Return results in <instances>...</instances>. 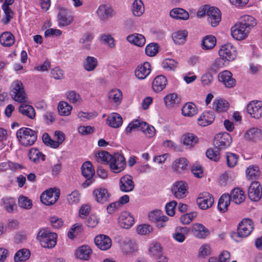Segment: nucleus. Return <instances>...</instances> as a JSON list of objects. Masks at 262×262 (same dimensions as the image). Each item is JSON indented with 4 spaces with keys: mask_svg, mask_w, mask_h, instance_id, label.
<instances>
[{
    "mask_svg": "<svg viewBox=\"0 0 262 262\" xmlns=\"http://www.w3.org/2000/svg\"><path fill=\"white\" fill-rule=\"evenodd\" d=\"M57 234L49 229L41 228L37 233L36 239L42 248L52 249L57 244Z\"/></svg>",
    "mask_w": 262,
    "mask_h": 262,
    "instance_id": "nucleus-1",
    "label": "nucleus"
},
{
    "mask_svg": "<svg viewBox=\"0 0 262 262\" xmlns=\"http://www.w3.org/2000/svg\"><path fill=\"white\" fill-rule=\"evenodd\" d=\"M10 94L12 98L19 103L26 102L27 96L25 92L23 83L18 80H15L11 84Z\"/></svg>",
    "mask_w": 262,
    "mask_h": 262,
    "instance_id": "nucleus-2",
    "label": "nucleus"
},
{
    "mask_svg": "<svg viewBox=\"0 0 262 262\" xmlns=\"http://www.w3.org/2000/svg\"><path fill=\"white\" fill-rule=\"evenodd\" d=\"M108 165L112 172L119 173L126 167L125 159L122 154L115 153L112 156Z\"/></svg>",
    "mask_w": 262,
    "mask_h": 262,
    "instance_id": "nucleus-3",
    "label": "nucleus"
},
{
    "mask_svg": "<svg viewBox=\"0 0 262 262\" xmlns=\"http://www.w3.org/2000/svg\"><path fill=\"white\" fill-rule=\"evenodd\" d=\"M59 196L60 190L58 188H51L40 195V199L42 203L50 206L54 204L59 199Z\"/></svg>",
    "mask_w": 262,
    "mask_h": 262,
    "instance_id": "nucleus-4",
    "label": "nucleus"
},
{
    "mask_svg": "<svg viewBox=\"0 0 262 262\" xmlns=\"http://www.w3.org/2000/svg\"><path fill=\"white\" fill-rule=\"evenodd\" d=\"M232 143V138L227 133H219L215 135L213 140V145L218 150L225 149L229 147Z\"/></svg>",
    "mask_w": 262,
    "mask_h": 262,
    "instance_id": "nucleus-5",
    "label": "nucleus"
},
{
    "mask_svg": "<svg viewBox=\"0 0 262 262\" xmlns=\"http://www.w3.org/2000/svg\"><path fill=\"white\" fill-rule=\"evenodd\" d=\"M33 130L27 127L20 128L16 133V137L19 142L24 146L33 144Z\"/></svg>",
    "mask_w": 262,
    "mask_h": 262,
    "instance_id": "nucleus-6",
    "label": "nucleus"
},
{
    "mask_svg": "<svg viewBox=\"0 0 262 262\" xmlns=\"http://www.w3.org/2000/svg\"><path fill=\"white\" fill-rule=\"evenodd\" d=\"M219 54L227 61H230L236 58L237 51L235 47L231 43H228L221 46L219 51Z\"/></svg>",
    "mask_w": 262,
    "mask_h": 262,
    "instance_id": "nucleus-7",
    "label": "nucleus"
},
{
    "mask_svg": "<svg viewBox=\"0 0 262 262\" xmlns=\"http://www.w3.org/2000/svg\"><path fill=\"white\" fill-rule=\"evenodd\" d=\"M81 169L82 174L86 179L83 185L84 187H89L94 181L95 170L93 168L92 164L90 161L85 162L82 165Z\"/></svg>",
    "mask_w": 262,
    "mask_h": 262,
    "instance_id": "nucleus-8",
    "label": "nucleus"
},
{
    "mask_svg": "<svg viewBox=\"0 0 262 262\" xmlns=\"http://www.w3.org/2000/svg\"><path fill=\"white\" fill-rule=\"evenodd\" d=\"M254 229V224L250 219H244L238 224L237 234L240 237H245L249 236Z\"/></svg>",
    "mask_w": 262,
    "mask_h": 262,
    "instance_id": "nucleus-9",
    "label": "nucleus"
},
{
    "mask_svg": "<svg viewBox=\"0 0 262 262\" xmlns=\"http://www.w3.org/2000/svg\"><path fill=\"white\" fill-rule=\"evenodd\" d=\"M214 203V199L212 194L208 192H203L199 194L196 199V203L199 207L203 210L210 208Z\"/></svg>",
    "mask_w": 262,
    "mask_h": 262,
    "instance_id": "nucleus-10",
    "label": "nucleus"
},
{
    "mask_svg": "<svg viewBox=\"0 0 262 262\" xmlns=\"http://www.w3.org/2000/svg\"><path fill=\"white\" fill-rule=\"evenodd\" d=\"M207 20L212 27L219 25L221 20V12L217 8L210 7L207 11Z\"/></svg>",
    "mask_w": 262,
    "mask_h": 262,
    "instance_id": "nucleus-11",
    "label": "nucleus"
},
{
    "mask_svg": "<svg viewBox=\"0 0 262 262\" xmlns=\"http://www.w3.org/2000/svg\"><path fill=\"white\" fill-rule=\"evenodd\" d=\"M247 111L250 116L254 118L258 119L262 116V102L252 101L247 106Z\"/></svg>",
    "mask_w": 262,
    "mask_h": 262,
    "instance_id": "nucleus-12",
    "label": "nucleus"
},
{
    "mask_svg": "<svg viewBox=\"0 0 262 262\" xmlns=\"http://www.w3.org/2000/svg\"><path fill=\"white\" fill-rule=\"evenodd\" d=\"M249 198L253 201H259L262 196V188L257 181L253 182L248 189Z\"/></svg>",
    "mask_w": 262,
    "mask_h": 262,
    "instance_id": "nucleus-13",
    "label": "nucleus"
},
{
    "mask_svg": "<svg viewBox=\"0 0 262 262\" xmlns=\"http://www.w3.org/2000/svg\"><path fill=\"white\" fill-rule=\"evenodd\" d=\"M218 79L226 88H232L236 85V80L233 78L232 74L229 71L225 70L220 73Z\"/></svg>",
    "mask_w": 262,
    "mask_h": 262,
    "instance_id": "nucleus-14",
    "label": "nucleus"
},
{
    "mask_svg": "<svg viewBox=\"0 0 262 262\" xmlns=\"http://www.w3.org/2000/svg\"><path fill=\"white\" fill-rule=\"evenodd\" d=\"M118 220L119 226L124 229L130 228L135 222L133 216L127 211L121 212Z\"/></svg>",
    "mask_w": 262,
    "mask_h": 262,
    "instance_id": "nucleus-15",
    "label": "nucleus"
},
{
    "mask_svg": "<svg viewBox=\"0 0 262 262\" xmlns=\"http://www.w3.org/2000/svg\"><path fill=\"white\" fill-rule=\"evenodd\" d=\"M231 32L234 38L242 40L247 37L250 32L244 28L238 21L231 28Z\"/></svg>",
    "mask_w": 262,
    "mask_h": 262,
    "instance_id": "nucleus-16",
    "label": "nucleus"
},
{
    "mask_svg": "<svg viewBox=\"0 0 262 262\" xmlns=\"http://www.w3.org/2000/svg\"><path fill=\"white\" fill-rule=\"evenodd\" d=\"M187 188V183L184 181H179L175 183L172 191L174 196L176 198L180 199L186 196L188 193Z\"/></svg>",
    "mask_w": 262,
    "mask_h": 262,
    "instance_id": "nucleus-17",
    "label": "nucleus"
},
{
    "mask_svg": "<svg viewBox=\"0 0 262 262\" xmlns=\"http://www.w3.org/2000/svg\"><path fill=\"white\" fill-rule=\"evenodd\" d=\"M135 187V184L133 180V177L126 174L122 177L119 181V188L121 191L123 192H129L133 190Z\"/></svg>",
    "mask_w": 262,
    "mask_h": 262,
    "instance_id": "nucleus-18",
    "label": "nucleus"
},
{
    "mask_svg": "<svg viewBox=\"0 0 262 262\" xmlns=\"http://www.w3.org/2000/svg\"><path fill=\"white\" fill-rule=\"evenodd\" d=\"M94 242L96 246L101 250H106L112 246L111 238L104 234L97 235L95 237Z\"/></svg>",
    "mask_w": 262,
    "mask_h": 262,
    "instance_id": "nucleus-19",
    "label": "nucleus"
},
{
    "mask_svg": "<svg viewBox=\"0 0 262 262\" xmlns=\"http://www.w3.org/2000/svg\"><path fill=\"white\" fill-rule=\"evenodd\" d=\"M96 13L100 19L105 21L113 17L115 14V12L111 7L101 5L97 9Z\"/></svg>",
    "mask_w": 262,
    "mask_h": 262,
    "instance_id": "nucleus-20",
    "label": "nucleus"
},
{
    "mask_svg": "<svg viewBox=\"0 0 262 262\" xmlns=\"http://www.w3.org/2000/svg\"><path fill=\"white\" fill-rule=\"evenodd\" d=\"M151 72V66L148 62H144L136 68L135 74L139 79H145Z\"/></svg>",
    "mask_w": 262,
    "mask_h": 262,
    "instance_id": "nucleus-21",
    "label": "nucleus"
},
{
    "mask_svg": "<svg viewBox=\"0 0 262 262\" xmlns=\"http://www.w3.org/2000/svg\"><path fill=\"white\" fill-rule=\"evenodd\" d=\"M57 20L59 27H66L72 24L73 21V17L68 11L63 9L58 12Z\"/></svg>",
    "mask_w": 262,
    "mask_h": 262,
    "instance_id": "nucleus-22",
    "label": "nucleus"
},
{
    "mask_svg": "<svg viewBox=\"0 0 262 262\" xmlns=\"http://www.w3.org/2000/svg\"><path fill=\"white\" fill-rule=\"evenodd\" d=\"M215 119V115L212 111L203 112L197 121L198 123L201 126H206L212 123Z\"/></svg>",
    "mask_w": 262,
    "mask_h": 262,
    "instance_id": "nucleus-23",
    "label": "nucleus"
},
{
    "mask_svg": "<svg viewBox=\"0 0 262 262\" xmlns=\"http://www.w3.org/2000/svg\"><path fill=\"white\" fill-rule=\"evenodd\" d=\"M92 254V250L88 245H82L75 251V255L76 258L83 260H88Z\"/></svg>",
    "mask_w": 262,
    "mask_h": 262,
    "instance_id": "nucleus-24",
    "label": "nucleus"
},
{
    "mask_svg": "<svg viewBox=\"0 0 262 262\" xmlns=\"http://www.w3.org/2000/svg\"><path fill=\"white\" fill-rule=\"evenodd\" d=\"M93 194L96 201L103 204L109 201L111 194L105 188H100L93 191Z\"/></svg>",
    "mask_w": 262,
    "mask_h": 262,
    "instance_id": "nucleus-25",
    "label": "nucleus"
},
{
    "mask_svg": "<svg viewBox=\"0 0 262 262\" xmlns=\"http://www.w3.org/2000/svg\"><path fill=\"white\" fill-rule=\"evenodd\" d=\"M167 84L166 77L163 75H160L156 76L154 79L152 87L153 90L158 93L162 91L166 87Z\"/></svg>",
    "mask_w": 262,
    "mask_h": 262,
    "instance_id": "nucleus-26",
    "label": "nucleus"
},
{
    "mask_svg": "<svg viewBox=\"0 0 262 262\" xmlns=\"http://www.w3.org/2000/svg\"><path fill=\"white\" fill-rule=\"evenodd\" d=\"M238 22L249 32L257 24L256 19L252 16L249 15L241 16L239 19Z\"/></svg>",
    "mask_w": 262,
    "mask_h": 262,
    "instance_id": "nucleus-27",
    "label": "nucleus"
},
{
    "mask_svg": "<svg viewBox=\"0 0 262 262\" xmlns=\"http://www.w3.org/2000/svg\"><path fill=\"white\" fill-rule=\"evenodd\" d=\"M229 197L231 198V201L236 204H241L246 198L244 191L238 187L232 189Z\"/></svg>",
    "mask_w": 262,
    "mask_h": 262,
    "instance_id": "nucleus-28",
    "label": "nucleus"
},
{
    "mask_svg": "<svg viewBox=\"0 0 262 262\" xmlns=\"http://www.w3.org/2000/svg\"><path fill=\"white\" fill-rule=\"evenodd\" d=\"M192 230L195 236L199 238H205L209 234V230L200 223L194 224Z\"/></svg>",
    "mask_w": 262,
    "mask_h": 262,
    "instance_id": "nucleus-29",
    "label": "nucleus"
},
{
    "mask_svg": "<svg viewBox=\"0 0 262 262\" xmlns=\"http://www.w3.org/2000/svg\"><path fill=\"white\" fill-rule=\"evenodd\" d=\"M106 122L110 126L118 128L122 125L123 120L120 115L116 113H113L108 116Z\"/></svg>",
    "mask_w": 262,
    "mask_h": 262,
    "instance_id": "nucleus-30",
    "label": "nucleus"
},
{
    "mask_svg": "<svg viewBox=\"0 0 262 262\" xmlns=\"http://www.w3.org/2000/svg\"><path fill=\"white\" fill-rule=\"evenodd\" d=\"M188 164L189 161L186 158H180L174 160L172 167L174 171L181 173L187 169Z\"/></svg>",
    "mask_w": 262,
    "mask_h": 262,
    "instance_id": "nucleus-31",
    "label": "nucleus"
},
{
    "mask_svg": "<svg viewBox=\"0 0 262 262\" xmlns=\"http://www.w3.org/2000/svg\"><path fill=\"white\" fill-rule=\"evenodd\" d=\"M169 14L172 18L176 19L186 20H187L189 17L188 12L180 8H176L172 9L170 11Z\"/></svg>",
    "mask_w": 262,
    "mask_h": 262,
    "instance_id": "nucleus-32",
    "label": "nucleus"
},
{
    "mask_svg": "<svg viewBox=\"0 0 262 262\" xmlns=\"http://www.w3.org/2000/svg\"><path fill=\"white\" fill-rule=\"evenodd\" d=\"M126 40L130 43L134 44L138 47H142L145 45V38L144 36L138 33H134L129 35L126 37Z\"/></svg>",
    "mask_w": 262,
    "mask_h": 262,
    "instance_id": "nucleus-33",
    "label": "nucleus"
},
{
    "mask_svg": "<svg viewBox=\"0 0 262 262\" xmlns=\"http://www.w3.org/2000/svg\"><path fill=\"white\" fill-rule=\"evenodd\" d=\"M231 202L229 194H223L219 200L217 208L221 212H225Z\"/></svg>",
    "mask_w": 262,
    "mask_h": 262,
    "instance_id": "nucleus-34",
    "label": "nucleus"
},
{
    "mask_svg": "<svg viewBox=\"0 0 262 262\" xmlns=\"http://www.w3.org/2000/svg\"><path fill=\"white\" fill-rule=\"evenodd\" d=\"M195 105L192 102L185 103L182 108V114L184 116L192 117L197 113Z\"/></svg>",
    "mask_w": 262,
    "mask_h": 262,
    "instance_id": "nucleus-35",
    "label": "nucleus"
},
{
    "mask_svg": "<svg viewBox=\"0 0 262 262\" xmlns=\"http://www.w3.org/2000/svg\"><path fill=\"white\" fill-rule=\"evenodd\" d=\"M98 66V60L93 56H88L83 61V69L88 72L94 71Z\"/></svg>",
    "mask_w": 262,
    "mask_h": 262,
    "instance_id": "nucleus-36",
    "label": "nucleus"
},
{
    "mask_svg": "<svg viewBox=\"0 0 262 262\" xmlns=\"http://www.w3.org/2000/svg\"><path fill=\"white\" fill-rule=\"evenodd\" d=\"M216 38L213 35H207L205 36L202 41V48L203 50H211L216 45Z\"/></svg>",
    "mask_w": 262,
    "mask_h": 262,
    "instance_id": "nucleus-37",
    "label": "nucleus"
},
{
    "mask_svg": "<svg viewBox=\"0 0 262 262\" xmlns=\"http://www.w3.org/2000/svg\"><path fill=\"white\" fill-rule=\"evenodd\" d=\"M198 141V137L192 133H187L182 137V142L188 147L193 146Z\"/></svg>",
    "mask_w": 262,
    "mask_h": 262,
    "instance_id": "nucleus-38",
    "label": "nucleus"
},
{
    "mask_svg": "<svg viewBox=\"0 0 262 262\" xmlns=\"http://www.w3.org/2000/svg\"><path fill=\"white\" fill-rule=\"evenodd\" d=\"M0 42L4 47H10L14 42V38L12 33L6 32L0 36Z\"/></svg>",
    "mask_w": 262,
    "mask_h": 262,
    "instance_id": "nucleus-39",
    "label": "nucleus"
},
{
    "mask_svg": "<svg viewBox=\"0 0 262 262\" xmlns=\"http://www.w3.org/2000/svg\"><path fill=\"white\" fill-rule=\"evenodd\" d=\"M59 114L61 116H67L71 114L72 106L66 101H60L58 105Z\"/></svg>",
    "mask_w": 262,
    "mask_h": 262,
    "instance_id": "nucleus-40",
    "label": "nucleus"
},
{
    "mask_svg": "<svg viewBox=\"0 0 262 262\" xmlns=\"http://www.w3.org/2000/svg\"><path fill=\"white\" fill-rule=\"evenodd\" d=\"M108 97L110 100L118 105L121 102L122 93L119 89H113L108 93Z\"/></svg>",
    "mask_w": 262,
    "mask_h": 262,
    "instance_id": "nucleus-41",
    "label": "nucleus"
},
{
    "mask_svg": "<svg viewBox=\"0 0 262 262\" xmlns=\"http://www.w3.org/2000/svg\"><path fill=\"white\" fill-rule=\"evenodd\" d=\"M144 11V7L141 0H135L133 4L132 12L136 16H141Z\"/></svg>",
    "mask_w": 262,
    "mask_h": 262,
    "instance_id": "nucleus-42",
    "label": "nucleus"
},
{
    "mask_svg": "<svg viewBox=\"0 0 262 262\" xmlns=\"http://www.w3.org/2000/svg\"><path fill=\"white\" fill-rule=\"evenodd\" d=\"M30 255V251L26 249H23L18 250L14 256V260L15 262L25 261L29 258Z\"/></svg>",
    "mask_w": 262,
    "mask_h": 262,
    "instance_id": "nucleus-43",
    "label": "nucleus"
},
{
    "mask_svg": "<svg viewBox=\"0 0 262 262\" xmlns=\"http://www.w3.org/2000/svg\"><path fill=\"white\" fill-rule=\"evenodd\" d=\"M226 61H227L226 60L220 56L211 65L209 68L210 71L214 73L217 72L220 69L225 66Z\"/></svg>",
    "mask_w": 262,
    "mask_h": 262,
    "instance_id": "nucleus-44",
    "label": "nucleus"
},
{
    "mask_svg": "<svg viewBox=\"0 0 262 262\" xmlns=\"http://www.w3.org/2000/svg\"><path fill=\"white\" fill-rule=\"evenodd\" d=\"M213 107L217 112H225L228 107V103L223 99H215L213 102Z\"/></svg>",
    "mask_w": 262,
    "mask_h": 262,
    "instance_id": "nucleus-45",
    "label": "nucleus"
},
{
    "mask_svg": "<svg viewBox=\"0 0 262 262\" xmlns=\"http://www.w3.org/2000/svg\"><path fill=\"white\" fill-rule=\"evenodd\" d=\"M180 98L175 93L167 95L164 98V101L167 106H172L179 103Z\"/></svg>",
    "mask_w": 262,
    "mask_h": 262,
    "instance_id": "nucleus-46",
    "label": "nucleus"
},
{
    "mask_svg": "<svg viewBox=\"0 0 262 262\" xmlns=\"http://www.w3.org/2000/svg\"><path fill=\"white\" fill-rule=\"evenodd\" d=\"M187 34V32L185 30L174 32L172 36L173 40L177 44L183 43L186 40Z\"/></svg>",
    "mask_w": 262,
    "mask_h": 262,
    "instance_id": "nucleus-47",
    "label": "nucleus"
},
{
    "mask_svg": "<svg viewBox=\"0 0 262 262\" xmlns=\"http://www.w3.org/2000/svg\"><path fill=\"white\" fill-rule=\"evenodd\" d=\"M2 202L5 210L11 213L13 211L14 206L15 205V202L12 198H5L2 199Z\"/></svg>",
    "mask_w": 262,
    "mask_h": 262,
    "instance_id": "nucleus-48",
    "label": "nucleus"
},
{
    "mask_svg": "<svg viewBox=\"0 0 262 262\" xmlns=\"http://www.w3.org/2000/svg\"><path fill=\"white\" fill-rule=\"evenodd\" d=\"M262 136L260 129L257 128H251L247 130L246 137L249 140H256L260 138Z\"/></svg>",
    "mask_w": 262,
    "mask_h": 262,
    "instance_id": "nucleus-49",
    "label": "nucleus"
},
{
    "mask_svg": "<svg viewBox=\"0 0 262 262\" xmlns=\"http://www.w3.org/2000/svg\"><path fill=\"white\" fill-rule=\"evenodd\" d=\"M112 156L107 151H102L96 155V158L98 162L108 164Z\"/></svg>",
    "mask_w": 262,
    "mask_h": 262,
    "instance_id": "nucleus-50",
    "label": "nucleus"
},
{
    "mask_svg": "<svg viewBox=\"0 0 262 262\" xmlns=\"http://www.w3.org/2000/svg\"><path fill=\"white\" fill-rule=\"evenodd\" d=\"M67 99L72 103H80L81 98L80 95L75 91H69L66 94Z\"/></svg>",
    "mask_w": 262,
    "mask_h": 262,
    "instance_id": "nucleus-51",
    "label": "nucleus"
},
{
    "mask_svg": "<svg viewBox=\"0 0 262 262\" xmlns=\"http://www.w3.org/2000/svg\"><path fill=\"white\" fill-rule=\"evenodd\" d=\"M19 112L23 115H26L31 119H33V116L32 115L33 107L32 105L27 104L25 102H23L19 107Z\"/></svg>",
    "mask_w": 262,
    "mask_h": 262,
    "instance_id": "nucleus-52",
    "label": "nucleus"
},
{
    "mask_svg": "<svg viewBox=\"0 0 262 262\" xmlns=\"http://www.w3.org/2000/svg\"><path fill=\"white\" fill-rule=\"evenodd\" d=\"M162 252V248L159 243H152L148 249V253L150 256H158Z\"/></svg>",
    "mask_w": 262,
    "mask_h": 262,
    "instance_id": "nucleus-53",
    "label": "nucleus"
},
{
    "mask_svg": "<svg viewBox=\"0 0 262 262\" xmlns=\"http://www.w3.org/2000/svg\"><path fill=\"white\" fill-rule=\"evenodd\" d=\"M177 62L172 59H165L162 63V68L168 71H174L177 67Z\"/></svg>",
    "mask_w": 262,
    "mask_h": 262,
    "instance_id": "nucleus-54",
    "label": "nucleus"
},
{
    "mask_svg": "<svg viewBox=\"0 0 262 262\" xmlns=\"http://www.w3.org/2000/svg\"><path fill=\"white\" fill-rule=\"evenodd\" d=\"M238 155L232 152H227L226 159L227 165L229 167H234L237 163Z\"/></svg>",
    "mask_w": 262,
    "mask_h": 262,
    "instance_id": "nucleus-55",
    "label": "nucleus"
},
{
    "mask_svg": "<svg viewBox=\"0 0 262 262\" xmlns=\"http://www.w3.org/2000/svg\"><path fill=\"white\" fill-rule=\"evenodd\" d=\"M247 178L250 180L256 179L259 176V171L257 166H249L246 169Z\"/></svg>",
    "mask_w": 262,
    "mask_h": 262,
    "instance_id": "nucleus-56",
    "label": "nucleus"
},
{
    "mask_svg": "<svg viewBox=\"0 0 262 262\" xmlns=\"http://www.w3.org/2000/svg\"><path fill=\"white\" fill-rule=\"evenodd\" d=\"M2 9L5 13V15L4 16L2 21L4 24L7 25L13 18L14 13L10 7H7L6 6L2 7Z\"/></svg>",
    "mask_w": 262,
    "mask_h": 262,
    "instance_id": "nucleus-57",
    "label": "nucleus"
},
{
    "mask_svg": "<svg viewBox=\"0 0 262 262\" xmlns=\"http://www.w3.org/2000/svg\"><path fill=\"white\" fill-rule=\"evenodd\" d=\"M18 203L19 207L28 209L31 208L32 202L28 197L20 195L18 198Z\"/></svg>",
    "mask_w": 262,
    "mask_h": 262,
    "instance_id": "nucleus-58",
    "label": "nucleus"
},
{
    "mask_svg": "<svg viewBox=\"0 0 262 262\" xmlns=\"http://www.w3.org/2000/svg\"><path fill=\"white\" fill-rule=\"evenodd\" d=\"M220 150L213 149L212 148H209L206 152V155L209 159L217 162L220 158Z\"/></svg>",
    "mask_w": 262,
    "mask_h": 262,
    "instance_id": "nucleus-59",
    "label": "nucleus"
},
{
    "mask_svg": "<svg viewBox=\"0 0 262 262\" xmlns=\"http://www.w3.org/2000/svg\"><path fill=\"white\" fill-rule=\"evenodd\" d=\"M197 215L196 212H192L190 213H187L182 215L180 217V221L184 225L189 224L192 221L193 219Z\"/></svg>",
    "mask_w": 262,
    "mask_h": 262,
    "instance_id": "nucleus-60",
    "label": "nucleus"
},
{
    "mask_svg": "<svg viewBox=\"0 0 262 262\" xmlns=\"http://www.w3.org/2000/svg\"><path fill=\"white\" fill-rule=\"evenodd\" d=\"M158 46L156 43H151L146 46L145 52L147 55L152 57L156 55L158 52Z\"/></svg>",
    "mask_w": 262,
    "mask_h": 262,
    "instance_id": "nucleus-61",
    "label": "nucleus"
},
{
    "mask_svg": "<svg viewBox=\"0 0 262 262\" xmlns=\"http://www.w3.org/2000/svg\"><path fill=\"white\" fill-rule=\"evenodd\" d=\"M42 140L45 145L52 148L56 149L55 140H53L49 134L45 133L42 135Z\"/></svg>",
    "mask_w": 262,
    "mask_h": 262,
    "instance_id": "nucleus-62",
    "label": "nucleus"
},
{
    "mask_svg": "<svg viewBox=\"0 0 262 262\" xmlns=\"http://www.w3.org/2000/svg\"><path fill=\"white\" fill-rule=\"evenodd\" d=\"M80 194L78 191L75 190L67 195V201L70 204L78 203L80 201Z\"/></svg>",
    "mask_w": 262,
    "mask_h": 262,
    "instance_id": "nucleus-63",
    "label": "nucleus"
},
{
    "mask_svg": "<svg viewBox=\"0 0 262 262\" xmlns=\"http://www.w3.org/2000/svg\"><path fill=\"white\" fill-rule=\"evenodd\" d=\"M177 205V202L176 201H172L167 203L165 205V211L166 214L172 216L175 214L176 207Z\"/></svg>",
    "mask_w": 262,
    "mask_h": 262,
    "instance_id": "nucleus-64",
    "label": "nucleus"
}]
</instances>
